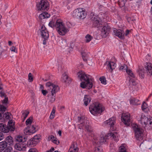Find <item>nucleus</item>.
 <instances>
[{
  "mask_svg": "<svg viewBox=\"0 0 152 152\" xmlns=\"http://www.w3.org/2000/svg\"><path fill=\"white\" fill-rule=\"evenodd\" d=\"M80 80L82 81L80 83V87L83 88L90 89L93 86L94 80L93 78L90 75L86 74L82 71H80L77 73Z\"/></svg>",
  "mask_w": 152,
  "mask_h": 152,
  "instance_id": "1",
  "label": "nucleus"
},
{
  "mask_svg": "<svg viewBox=\"0 0 152 152\" xmlns=\"http://www.w3.org/2000/svg\"><path fill=\"white\" fill-rule=\"evenodd\" d=\"M103 107L98 102H94L91 104L89 107V110L91 113L94 115L97 114H100L104 110Z\"/></svg>",
  "mask_w": 152,
  "mask_h": 152,
  "instance_id": "2",
  "label": "nucleus"
},
{
  "mask_svg": "<svg viewBox=\"0 0 152 152\" xmlns=\"http://www.w3.org/2000/svg\"><path fill=\"white\" fill-rule=\"evenodd\" d=\"M55 27L58 34L61 35H64L68 33L69 30L66 28L61 20H58L55 23Z\"/></svg>",
  "mask_w": 152,
  "mask_h": 152,
  "instance_id": "3",
  "label": "nucleus"
},
{
  "mask_svg": "<svg viewBox=\"0 0 152 152\" xmlns=\"http://www.w3.org/2000/svg\"><path fill=\"white\" fill-rule=\"evenodd\" d=\"M46 85L51 89V93L52 96L50 99V102L52 103L55 101L56 94L59 91V87L58 86L55 85L50 82H47Z\"/></svg>",
  "mask_w": 152,
  "mask_h": 152,
  "instance_id": "4",
  "label": "nucleus"
},
{
  "mask_svg": "<svg viewBox=\"0 0 152 152\" xmlns=\"http://www.w3.org/2000/svg\"><path fill=\"white\" fill-rule=\"evenodd\" d=\"M15 122L12 120H10L7 126L3 124H0V131L4 133H7L9 131H14L15 129Z\"/></svg>",
  "mask_w": 152,
  "mask_h": 152,
  "instance_id": "5",
  "label": "nucleus"
},
{
  "mask_svg": "<svg viewBox=\"0 0 152 152\" xmlns=\"http://www.w3.org/2000/svg\"><path fill=\"white\" fill-rule=\"evenodd\" d=\"M16 141L19 142H22L20 144L19 143H17L15 145V148L19 151L23 150V148H25V146L24 145V144H22L23 142H24L27 140V137L26 136H22L19 135L17 136L15 138Z\"/></svg>",
  "mask_w": 152,
  "mask_h": 152,
  "instance_id": "6",
  "label": "nucleus"
},
{
  "mask_svg": "<svg viewBox=\"0 0 152 152\" xmlns=\"http://www.w3.org/2000/svg\"><path fill=\"white\" fill-rule=\"evenodd\" d=\"M87 15L86 12L83 8H79L74 10L73 16L76 18L79 19H83Z\"/></svg>",
  "mask_w": 152,
  "mask_h": 152,
  "instance_id": "7",
  "label": "nucleus"
},
{
  "mask_svg": "<svg viewBox=\"0 0 152 152\" xmlns=\"http://www.w3.org/2000/svg\"><path fill=\"white\" fill-rule=\"evenodd\" d=\"M38 11H46L49 8V4L46 0H41L37 4Z\"/></svg>",
  "mask_w": 152,
  "mask_h": 152,
  "instance_id": "8",
  "label": "nucleus"
},
{
  "mask_svg": "<svg viewBox=\"0 0 152 152\" xmlns=\"http://www.w3.org/2000/svg\"><path fill=\"white\" fill-rule=\"evenodd\" d=\"M90 15L92 16L91 19L93 27L99 28L101 26L102 24L101 22L99 21V18L95 15L94 13L93 12H91V13Z\"/></svg>",
  "mask_w": 152,
  "mask_h": 152,
  "instance_id": "9",
  "label": "nucleus"
},
{
  "mask_svg": "<svg viewBox=\"0 0 152 152\" xmlns=\"http://www.w3.org/2000/svg\"><path fill=\"white\" fill-rule=\"evenodd\" d=\"M133 129L135 132V136L136 139L139 140L142 139L143 134V130L142 129L139 127L138 126H134L133 127Z\"/></svg>",
  "mask_w": 152,
  "mask_h": 152,
  "instance_id": "10",
  "label": "nucleus"
},
{
  "mask_svg": "<svg viewBox=\"0 0 152 152\" xmlns=\"http://www.w3.org/2000/svg\"><path fill=\"white\" fill-rule=\"evenodd\" d=\"M40 32L42 37L44 39L43 44L44 45H45L46 44V40L49 37V34L48 31L44 25H42V26Z\"/></svg>",
  "mask_w": 152,
  "mask_h": 152,
  "instance_id": "11",
  "label": "nucleus"
},
{
  "mask_svg": "<svg viewBox=\"0 0 152 152\" xmlns=\"http://www.w3.org/2000/svg\"><path fill=\"white\" fill-rule=\"evenodd\" d=\"M36 131V128L34 125H29L24 130V133L26 135H30L35 133Z\"/></svg>",
  "mask_w": 152,
  "mask_h": 152,
  "instance_id": "12",
  "label": "nucleus"
},
{
  "mask_svg": "<svg viewBox=\"0 0 152 152\" xmlns=\"http://www.w3.org/2000/svg\"><path fill=\"white\" fill-rule=\"evenodd\" d=\"M77 118L78 122L80 123V124L78 125V128L80 129L83 128L85 123L89 124L88 121L85 119V118L84 116L78 117Z\"/></svg>",
  "mask_w": 152,
  "mask_h": 152,
  "instance_id": "13",
  "label": "nucleus"
},
{
  "mask_svg": "<svg viewBox=\"0 0 152 152\" xmlns=\"http://www.w3.org/2000/svg\"><path fill=\"white\" fill-rule=\"evenodd\" d=\"M122 121L127 126L130 125V116L126 114H122L121 117Z\"/></svg>",
  "mask_w": 152,
  "mask_h": 152,
  "instance_id": "14",
  "label": "nucleus"
},
{
  "mask_svg": "<svg viewBox=\"0 0 152 152\" xmlns=\"http://www.w3.org/2000/svg\"><path fill=\"white\" fill-rule=\"evenodd\" d=\"M123 32L122 30H117L116 29L114 30L113 31V34L118 37L119 38L121 39H124V36L122 35V32Z\"/></svg>",
  "mask_w": 152,
  "mask_h": 152,
  "instance_id": "15",
  "label": "nucleus"
},
{
  "mask_svg": "<svg viewBox=\"0 0 152 152\" xmlns=\"http://www.w3.org/2000/svg\"><path fill=\"white\" fill-rule=\"evenodd\" d=\"M50 16V15L46 11H45L42 13L39 16V18L40 22L43 23L42 20L43 19L47 18H49Z\"/></svg>",
  "mask_w": 152,
  "mask_h": 152,
  "instance_id": "16",
  "label": "nucleus"
},
{
  "mask_svg": "<svg viewBox=\"0 0 152 152\" xmlns=\"http://www.w3.org/2000/svg\"><path fill=\"white\" fill-rule=\"evenodd\" d=\"M70 80L71 79L65 73L62 75L61 81L63 83H69V82H70Z\"/></svg>",
  "mask_w": 152,
  "mask_h": 152,
  "instance_id": "17",
  "label": "nucleus"
},
{
  "mask_svg": "<svg viewBox=\"0 0 152 152\" xmlns=\"http://www.w3.org/2000/svg\"><path fill=\"white\" fill-rule=\"evenodd\" d=\"M105 122L108 125L110 126V127H113L115 123V119L114 117H112L109 120L106 121Z\"/></svg>",
  "mask_w": 152,
  "mask_h": 152,
  "instance_id": "18",
  "label": "nucleus"
},
{
  "mask_svg": "<svg viewBox=\"0 0 152 152\" xmlns=\"http://www.w3.org/2000/svg\"><path fill=\"white\" fill-rule=\"evenodd\" d=\"M8 47L6 44L1 42L0 43V54L7 50Z\"/></svg>",
  "mask_w": 152,
  "mask_h": 152,
  "instance_id": "19",
  "label": "nucleus"
},
{
  "mask_svg": "<svg viewBox=\"0 0 152 152\" xmlns=\"http://www.w3.org/2000/svg\"><path fill=\"white\" fill-rule=\"evenodd\" d=\"M110 30V28L108 25L104 26L102 29V32L106 36L109 33Z\"/></svg>",
  "mask_w": 152,
  "mask_h": 152,
  "instance_id": "20",
  "label": "nucleus"
},
{
  "mask_svg": "<svg viewBox=\"0 0 152 152\" xmlns=\"http://www.w3.org/2000/svg\"><path fill=\"white\" fill-rule=\"evenodd\" d=\"M147 66L145 67L148 74L150 75H152V64L150 63H147Z\"/></svg>",
  "mask_w": 152,
  "mask_h": 152,
  "instance_id": "21",
  "label": "nucleus"
},
{
  "mask_svg": "<svg viewBox=\"0 0 152 152\" xmlns=\"http://www.w3.org/2000/svg\"><path fill=\"white\" fill-rule=\"evenodd\" d=\"M91 100V98L89 95H85L83 100L85 106H87L90 102Z\"/></svg>",
  "mask_w": 152,
  "mask_h": 152,
  "instance_id": "22",
  "label": "nucleus"
},
{
  "mask_svg": "<svg viewBox=\"0 0 152 152\" xmlns=\"http://www.w3.org/2000/svg\"><path fill=\"white\" fill-rule=\"evenodd\" d=\"M5 141L10 146L13 145V138L10 136H9L7 137L5 139Z\"/></svg>",
  "mask_w": 152,
  "mask_h": 152,
  "instance_id": "23",
  "label": "nucleus"
},
{
  "mask_svg": "<svg viewBox=\"0 0 152 152\" xmlns=\"http://www.w3.org/2000/svg\"><path fill=\"white\" fill-rule=\"evenodd\" d=\"M148 118L146 117L145 115H142L140 116V121L142 124H144L146 126L147 124Z\"/></svg>",
  "mask_w": 152,
  "mask_h": 152,
  "instance_id": "24",
  "label": "nucleus"
},
{
  "mask_svg": "<svg viewBox=\"0 0 152 152\" xmlns=\"http://www.w3.org/2000/svg\"><path fill=\"white\" fill-rule=\"evenodd\" d=\"M79 148L77 147V145L73 144L69 148L68 152H77Z\"/></svg>",
  "mask_w": 152,
  "mask_h": 152,
  "instance_id": "25",
  "label": "nucleus"
},
{
  "mask_svg": "<svg viewBox=\"0 0 152 152\" xmlns=\"http://www.w3.org/2000/svg\"><path fill=\"white\" fill-rule=\"evenodd\" d=\"M7 143L6 141H4L0 142V148L2 151L7 147Z\"/></svg>",
  "mask_w": 152,
  "mask_h": 152,
  "instance_id": "26",
  "label": "nucleus"
},
{
  "mask_svg": "<svg viewBox=\"0 0 152 152\" xmlns=\"http://www.w3.org/2000/svg\"><path fill=\"white\" fill-rule=\"evenodd\" d=\"M130 103L133 105H138L140 104L139 100L134 98L130 100Z\"/></svg>",
  "mask_w": 152,
  "mask_h": 152,
  "instance_id": "27",
  "label": "nucleus"
},
{
  "mask_svg": "<svg viewBox=\"0 0 152 152\" xmlns=\"http://www.w3.org/2000/svg\"><path fill=\"white\" fill-rule=\"evenodd\" d=\"M144 69H140L137 70V72L138 73L140 77L141 78H144Z\"/></svg>",
  "mask_w": 152,
  "mask_h": 152,
  "instance_id": "28",
  "label": "nucleus"
},
{
  "mask_svg": "<svg viewBox=\"0 0 152 152\" xmlns=\"http://www.w3.org/2000/svg\"><path fill=\"white\" fill-rule=\"evenodd\" d=\"M108 136L105 135L104 136L101 137L99 140V143L101 144H103L104 143L106 142L107 140L108 139Z\"/></svg>",
  "mask_w": 152,
  "mask_h": 152,
  "instance_id": "29",
  "label": "nucleus"
},
{
  "mask_svg": "<svg viewBox=\"0 0 152 152\" xmlns=\"http://www.w3.org/2000/svg\"><path fill=\"white\" fill-rule=\"evenodd\" d=\"M85 38L86 39L85 41V42L86 43H88L93 39V37L88 34L86 35Z\"/></svg>",
  "mask_w": 152,
  "mask_h": 152,
  "instance_id": "30",
  "label": "nucleus"
},
{
  "mask_svg": "<svg viewBox=\"0 0 152 152\" xmlns=\"http://www.w3.org/2000/svg\"><path fill=\"white\" fill-rule=\"evenodd\" d=\"M7 107L3 104H0V112L1 114L4 113L7 110Z\"/></svg>",
  "mask_w": 152,
  "mask_h": 152,
  "instance_id": "31",
  "label": "nucleus"
},
{
  "mask_svg": "<svg viewBox=\"0 0 152 152\" xmlns=\"http://www.w3.org/2000/svg\"><path fill=\"white\" fill-rule=\"evenodd\" d=\"M126 0H118V4L119 6L122 7L125 5V1Z\"/></svg>",
  "mask_w": 152,
  "mask_h": 152,
  "instance_id": "32",
  "label": "nucleus"
},
{
  "mask_svg": "<svg viewBox=\"0 0 152 152\" xmlns=\"http://www.w3.org/2000/svg\"><path fill=\"white\" fill-rule=\"evenodd\" d=\"M33 117L32 116L28 118L26 121V125H31L32 122Z\"/></svg>",
  "mask_w": 152,
  "mask_h": 152,
  "instance_id": "33",
  "label": "nucleus"
},
{
  "mask_svg": "<svg viewBox=\"0 0 152 152\" xmlns=\"http://www.w3.org/2000/svg\"><path fill=\"white\" fill-rule=\"evenodd\" d=\"M115 64V63L113 62H109L108 66L111 70V72L112 71L114 68Z\"/></svg>",
  "mask_w": 152,
  "mask_h": 152,
  "instance_id": "34",
  "label": "nucleus"
},
{
  "mask_svg": "<svg viewBox=\"0 0 152 152\" xmlns=\"http://www.w3.org/2000/svg\"><path fill=\"white\" fill-rule=\"evenodd\" d=\"M126 72L129 75L132 77L134 78H135V76L134 75L130 69H126Z\"/></svg>",
  "mask_w": 152,
  "mask_h": 152,
  "instance_id": "35",
  "label": "nucleus"
},
{
  "mask_svg": "<svg viewBox=\"0 0 152 152\" xmlns=\"http://www.w3.org/2000/svg\"><path fill=\"white\" fill-rule=\"evenodd\" d=\"M99 80L104 85H105L106 84V80L104 77H100Z\"/></svg>",
  "mask_w": 152,
  "mask_h": 152,
  "instance_id": "36",
  "label": "nucleus"
},
{
  "mask_svg": "<svg viewBox=\"0 0 152 152\" xmlns=\"http://www.w3.org/2000/svg\"><path fill=\"white\" fill-rule=\"evenodd\" d=\"M141 107L142 110H143L144 111L148 108L147 104L145 102H143Z\"/></svg>",
  "mask_w": 152,
  "mask_h": 152,
  "instance_id": "37",
  "label": "nucleus"
},
{
  "mask_svg": "<svg viewBox=\"0 0 152 152\" xmlns=\"http://www.w3.org/2000/svg\"><path fill=\"white\" fill-rule=\"evenodd\" d=\"M89 124L87 123L86 124V125L85 124V127L86 129L89 132H91L92 131V129L91 128V127L89 125H88Z\"/></svg>",
  "mask_w": 152,
  "mask_h": 152,
  "instance_id": "38",
  "label": "nucleus"
},
{
  "mask_svg": "<svg viewBox=\"0 0 152 152\" xmlns=\"http://www.w3.org/2000/svg\"><path fill=\"white\" fill-rule=\"evenodd\" d=\"M119 152H126V149L122 145L119 147Z\"/></svg>",
  "mask_w": 152,
  "mask_h": 152,
  "instance_id": "39",
  "label": "nucleus"
},
{
  "mask_svg": "<svg viewBox=\"0 0 152 152\" xmlns=\"http://www.w3.org/2000/svg\"><path fill=\"white\" fill-rule=\"evenodd\" d=\"M12 150V148L11 146H8L6 148L4 152H11Z\"/></svg>",
  "mask_w": 152,
  "mask_h": 152,
  "instance_id": "40",
  "label": "nucleus"
},
{
  "mask_svg": "<svg viewBox=\"0 0 152 152\" xmlns=\"http://www.w3.org/2000/svg\"><path fill=\"white\" fill-rule=\"evenodd\" d=\"M55 23H55L53 21H51L49 22V26L52 28H54L55 27Z\"/></svg>",
  "mask_w": 152,
  "mask_h": 152,
  "instance_id": "41",
  "label": "nucleus"
},
{
  "mask_svg": "<svg viewBox=\"0 0 152 152\" xmlns=\"http://www.w3.org/2000/svg\"><path fill=\"white\" fill-rule=\"evenodd\" d=\"M8 101V99L7 96H5L4 99L2 100L1 101L2 103L3 104H7Z\"/></svg>",
  "mask_w": 152,
  "mask_h": 152,
  "instance_id": "42",
  "label": "nucleus"
},
{
  "mask_svg": "<svg viewBox=\"0 0 152 152\" xmlns=\"http://www.w3.org/2000/svg\"><path fill=\"white\" fill-rule=\"evenodd\" d=\"M11 114V113H10L8 112H7L5 113H3V114L4 115V116L5 115V118L7 119H10V117L9 115V114Z\"/></svg>",
  "mask_w": 152,
  "mask_h": 152,
  "instance_id": "43",
  "label": "nucleus"
},
{
  "mask_svg": "<svg viewBox=\"0 0 152 152\" xmlns=\"http://www.w3.org/2000/svg\"><path fill=\"white\" fill-rule=\"evenodd\" d=\"M28 80L30 82H32L33 80V78L31 73H29L28 75Z\"/></svg>",
  "mask_w": 152,
  "mask_h": 152,
  "instance_id": "44",
  "label": "nucleus"
},
{
  "mask_svg": "<svg viewBox=\"0 0 152 152\" xmlns=\"http://www.w3.org/2000/svg\"><path fill=\"white\" fill-rule=\"evenodd\" d=\"M126 69H126H128L127 66L125 64H124L123 65L121 66H120V70H123L124 69Z\"/></svg>",
  "mask_w": 152,
  "mask_h": 152,
  "instance_id": "45",
  "label": "nucleus"
},
{
  "mask_svg": "<svg viewBox=\"0 0 152 152\" xmlns=\"http://www.w3.org/2000/svg\"><path fill=\"white\" fill-rule=\"evenodd\" d=\"M129 81L130 83H132V85L133 86H135L136 85V82L134 79L132 78L130 79Z\"/></svg>",
  "mask_w": 152,
  "mask_h": 152,
  "instance_id": "46",
  "label": "nucleus"
},
{
  "mask_svg": "<svg viewBox=\"0 0 152 152\" xmlns=\"http://www.w3.org/2000/svg\"><path fill=\"white\" fill-rule=\"evenodd\" d=\"M10 50L12 52H14L16 53H17V50H16L14 46H12L11 48H10Z\"/></svg>",
  "mask_w": 152,
  "mask_h": 152,
  "instance_id": "47",
  "label": "nucleus"
},
{
  "mask_svg": "<svg viewBox=\"0 0 152 152\" xmlns=\"http://www.w3.org/2000/svg\"><path fill=\"white\" fill-rule=\"evenodd\" d=\"M81 53L82 56L83 60L85 61H86L87 59H86L85 56H84V55L85 54V53L84 52H81Z\"/></svg>",
  "mask_w": 152,
  "mask_h": 152,
  "instance_id": "48",
  "label": "nucleus"
},
{
  "mask_svg": "<svg viewBox=\"0 0 152 152\" xmlns=\"http://www.w3.org/2000/svg\"><path fill=\"white\" fill-rule=\"evenodd\" d=\"M94 152H102V150L98 148H95Z\"/></svg>",
  "mask_w": 152,
  "mask_h": 152,
  "instance_id": "49",
  "label": "nucleus"
},
{
  "mask_svg": "<svg viewBox=\"0 0 152 152\" xmlns=\"http://www.w3.org/2000/svg\"><path fill=\"white\" fill-rule=\"evenodd\" d=\"M108 134L109 135V136H110L111 137H112L113 139H115L116 138V136L112 132Z\"/></svg>",
  "mask_w": 152,
  "mask_h": 152,
  "instance_id": "50",
  "label": "nucleus"
},
{
  "mask_svg": "<svg viewBox=\"0 0 152 152\" xmlns=\"http://www.w3.org/2000/svg\"><path fill=\"white\" fill-rule=\"evenodd\" d=\"M4 138V136L1 132H0V141L2 140Z\"/></svg>",
  "mask_w": 152,
  "mask_h": 152,
  "instance_id": "51",
  "label": "nucleus"
},
{
  "mask_svg": "<svg viewBox=\"0 0 152 152\" xmlns=\"http://www.w3.org/2000/svg\"><path fill=\"white\" fill-rule=\"evenodd\" d=\"M0 94L1 97H5V96H7L5 93L4 92L2 91H1L0 92Z\"/></svg>",
  "mask_w": 152,
  "mask_h": 152,
  "instance_id": "52",
  "label": "nucleus"
},
{
  "mask_svg": "<svg viewBox=\"0 0 152 152\" xmlns=\"http://www.w3.org/2000/svg\"><path fill=\"white\" fill-rule=\"evenodd\" d=\"M42 93L44 96H45L48 93V92L47 90H42Z\"/></svg>",
  "mask_w": 152,
  "mask_h": 152,
  "instance_id": "53",
  "label": "nucleus"
},
{
  "mask_svg": "<svg viewBox=\"0 0 152 152\" xmlns=\"http://www.w3.org/2000/svg\"><path fill=\"white\" fill-rule=\"evenodd\" d=\"M28 152H37V150L34 148H31L29 149Z\"/></svg>",
  "mask_w": 152,
  "mask_h": 152,
  "instance_id": "54",
  "label": "nucleus"
},
{
  "mask_svg": "<svg viewBox=\"0 0 152 152\" xmlns=\"http://www.w3.org/2000/svg\"><path fill=\"white\" fill-rule=\"evenodd\" d=\"M152 124V120L151 119L148 118V120L147 124H149L150 125H151Z\"/></svg>",
  "mask_w": 152,
  "mask_h": 152,
  "instance_id": "55",
  "label": "nucleus"
},
{
  "mask_svg": "<svg viewBox=\"0 0 152 152\" xmlns=\"http://www.w3.org/2000/svg\"><path fill=\"white\" fill-rule=\"evenodd\" d=\"M29 112L26 111V112L23 113V114L25 115L24 116H25L26 117H27L28 114H29Z\"/></svg>",
  "mask_w": 152,
  "mask_h": 152,
  "instance_id": "56",
  "label": "nucleus"
},
{
  "mask_svg": "<svg viewBox=\"0 0 152 152\" xmlns=\"http://www.w3.org/2000/svg\"><path fill=\"white\" fill-rule=\"evenodd\" d=\"M4 117V115L3 113L1 114V113H0V120L3 118Z\"/></svg>",
  "mask_w": 152,
  "mask_h": 152,
  "instance_id": "57",
  "label": "nucleus"
},
{
  "mask_svg": "<svg viewBox=\"0 0 152 152\" xmlns=\"http://www.w3.org/2000/svg\"><path fill=\"white\" fill-rule=\"evenodd\" d=\"M54 150H55V149H54V148L53 147H51V148L50 150H49L47 151L48 152H52L53 151H54Z\"/></svg>",
  "mask_w": 152,
  "mask_h": 152,
  "instance_id": "58",
  "label": "nucleus"
},
{
  "mask_svg": "<svg viewBox=\"0 0 152 152\" xmlns=\"http://www.w3.org/2000/svg\"><path fill=\"white\" fill-rule=\"evenodd\" d=\"M54 117V115L51 114L50 116V118L51 119H52Z\"/></svg>",
  "mask_w": 152,
  "mask_h": 152,
  "instance_id": "59",
  "label": "nucleus"
},
{
  "mask_svg": "<svg viewBox=\"0 0 152 152\" xmlns=\"http://www.w3.org/2000/svg\"><path fill=\"white\" fill-rule=\"evenodd\" d=\"M131 18H132L130 17H129L127 18V20L128 21V22L129 23L131 21L133 20V19Z\"/></svg>",
  "mask_w": 152,
  "mask_h": 152,
  "instance_id": "60",
  "label": "nucleus"
},
{
  "mask_svg": "<svg viewBox=\"0 0 152 152\" xmlns=\"http://www.w3.org/2000/svg\"><path fill=\"white\" fill-rule=\"evenodd\" d=\"M34 141L33 139H31L30 140V142H31V145H33L34 143Z\"/></svg>",
  "mask_w": 152,
  "mask_h": 152,
  "instance_id": "61",
  "label": "nucleus"
},
{
  "mask_svg": "<svg viewBox=\"0 0 152 152\" xmlns=\"http://www.w3.org/2000/svg\"><path fill=\"white\" fill-rule=\"evenodd\" d=\"M56 138L55 139L52 140V142L55 144H57Z\"/></svg>",
  "mask_w": 152,
  "mask_h": 152,
  "instance_id": "62",
  "label": "nucleus"
},
{
  "mask_svg": "<svg viewBox=\"0 0 152 152\" xmlns=\"http://www.w3.org/2000/svg\"><path fill=\"white\" fill-rule=\"evenodd\" d=\"M56 137H55L53 135H51L50 136V140L52 141V140H54L55 139Z\"/></svg>",
  "mask_w": 152,
  "mask_h": 152,
  "instance_id": "63",
  "label": "nucleus"
},
{
  "mask_svg": "<svg viewBox=\"0 0 152 152\" xmlns=\"http://www.w3.org/2000/svg\"><path fill=\"white\" fill-rule=\"evenodd\" d=\"M129 32V30H126V31L125 35L127 36Z\"/></svg>",
  "mask_w": 152,
  "mask_h": 152,
  "instance_id": "64",
  "label": "nucleus"
}]
</instances>
